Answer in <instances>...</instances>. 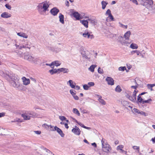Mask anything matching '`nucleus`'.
I'll use <instances>...</instances> for the list:
<instances>
[{"label":"nucleus","mask_w":155,"mask_h":155,"mask_svg":"<svg viewBox=\"0 0 155 155\" xmlns=\"http://www.w3.org/2000/svg\"><path fill=\"white\" fill-rule=\"evenodd\" d=\"M12 85L15 87H16L19 90H22L23 86L22 84H20L18 81H12L11 82Z\"/></svg>","instance_id":"nucleus-5"},{"label":"nucleus","mask_w":155,"mask_h":155,"mask_svg":"<svg viewBox=\"0 0 155 155\" xmlns=\"http://www.w3.org/2000/svg\"><path fill=\"white\" fill-rule=\"evenodd\" d=\"M80 22L85 28H87L88 27V22L87 19L86 20H81Z\"/></svg>","instance_id":"nucleus-20"},{"label":"nucleus","mask_w":155,"mask_h":155,"mask_svg":"<svg viewBox=\"0 0 155 155\" xmlns=\"http://www.w3.org/2000/svg\"><path fill=\"white\" fill-rule=\"evenodd\" d=\"M18 35L22 37L25 38H27L28 37V35L25 33L23 32H18L17 33Z\"/></svg>","instance_id":"nucleus-25"},{"label":"nucleus","mask_w":155,"mask_h":155,"mask_svg":"<svg viewBox=\"0 0 155 155\" xmlns=\"http://www.w3.org/2000/svg\"><path fill=\"white\" fill-rule=\"evenodd\" d=\"M135 53H136L137 55L138 56L140 54L139 51L137 50L133 51L131 52V54L132 55L134 54Z\"/></svg>","instance_id":"nucleus-39"},{"label":"nucleus","mask_w":155,"mask_h":155,"mask_svg":"<svg viewBox=\"0 0 155 155\" xmlns=\"http://www.w3.org/2000/svg\"><path fill=\"white\" fill-rule=\"evenodd\" d=\"M118 24L119 25V26L125 29H127L128 27L127 25H124L121 23L120 22H119Z\"/></svg>","instance_id":"nucleus-37"},{"label":"nucleus","mask_w":155,"mask_h":155,"mask_svg":"<svg viewBox=\"0 0 155 155\" xmlns=\"http://www.w3.org/2000/svg\"><path fill=\"white\" fill-rule=\"evenodd\" d=\"M47 47L49 50L52 51H55L56 52L60 51L61 50V48H54L52 46H48Z\"/></svg>","instance_id":"nucleus-15"},{"label":"nucleus","mask_w":155,"mask_h":155,"mask_svg":"<svg viewBox=\"0 0 155 155\" xmlns=\"http://www.w3.org/2000/svg\"><path fill=\"white\" fill-rule=\"evenodd\" d=\"M138 46L136 44L132 43L130 46V48L133 49H137L138 48Z\"/></svg>","instance_id":"nucleus-32"},{"label":"nucleus","mask_w":155,"mask_h":155,"mask_svg":"<svg viewBox=\"0 0 155 155\" xmlns=\"http://www.w3.org/2000/svg\"><path fill=\"white\" fill-rule=\"evenodd\" d=\"M5 7L6 8L10 10L11 9L12 7L10 5H9L8 4H6L5 5Z\"/></svg>","instance_id":"nucleus-54"},{"label":"nucleus","mask_w":155,"mask_h":155,"mask_svg":"<svg viewBox=\"0 0 155 155\" xmlns=\"http://www.w3.org/2000/svg\"><path fill=\"white\" fill-rule=\"evenodd\" d=\"M42 127L46 129L47 130H48L49 128V125H48L47 124H45L42 125Z\"/></svg>","instance_id":"nucleus-47"},{"label":"nucleus","mask_w":155,"mask_h":155,"mask_svg":"<svg viewBox=\"0 0 155 155\" xmlns=\"http://www.w3.org/2000/svg\"><path fill=\"white\" fill-rule=\"evenodd\" d=\"M152 101V100L151 98H150L149 99L147 100H144V101L143 103V104H144L145 103H150V102Z\"/></svg>","instance_id":"nucleus-45"},{"label":"nucleus","mask_w":155,"mask_h":155,"mask_svg":"<svg viewBox=\"0 0 155 155\" xmlns=\"http://www.w3.org/2000/svg\"><path fill=\"white\" fill-rule=\"evenodd\" d=\"M126 70V67H120L119 68V70L122 71H124Z\"/></svg>","instance_id":"nucleus-50"},{"label":"nucleus","mask_w":155,"mask_h":155,"mask_svg":"<svg viewBox=\"0 0 155 155\" xmlns=\"http://www.w3.org/2000/svg\"><path fill=\"white\" fill-rule=\"evenodd\" d=\"M73 97L74 98L75 100H78L79 99V97L78 96H77L76 94L73 96Z\"/></svg>","instance_id":"nucleus-62"},{"label":"nucleus","mask_w":155,"mask_h":155,"mask_svg":"<svg viewBox=\"0 0 155 155\" xmlns=\"http://www.w3.org/2000/svg\"><path fill=\"white\" fill-rule=\"evenodd\" d=\"M101 142L103 151L107 153L110 152L112 148L107 143V140L104 139L102 138Z\"/></svg>","instance_id":"nucleus-2"},{"label":"nucleus","mask_w":155,"mask_h":155,"mask_svg":"<svg viewBox=\"0 0 155 155\" xmlns=\"http://www.w3.org/2000/svg\"><path fill=\"white\" fill-rule=\"evenodd\" d=\"M24 58L25 60L32 63L33 61L34 57L28 53L25 54Z\"/></svg>","instance_id":"nucleus-6"},{"label":"nucleus","mask_w":155,"mask_h":155,"mask_svg":"<svg viewBox=\"0 0 155 155\" xmlns=\"http://www.w3.org/2000/svg\"><path fill=\"white\" fill-rule=\"evenodd\" d=\"M132 112L135 114H138L139 113V112L140 111V110L136 108H134L132 110Z\"/></svg>","instance_id":"nucleus-40"},{"label":"nucleus","mask_w":155,"mask_h":155,"mask_svg":"<svg viewBox=\"0 0 155 155\" xmlns=\"http://www.w3.org/2000/svg\"><path fill=\"white\" fill-rule=\"evenodd\" d=\"M83 88L85 90H87L88 89L89 86L87 84H84L83 85Z\"/></svg>","instance_id":"nucleus-55"},{"label":"nucleus","mask_w":155,"mask_h":155,"mask_svg":"<svg viewBox=\"0 0 155 155\" xmlns=\"http://www.w3.org/2000/svg\"><path fill=\"white\" fill-rule=\"evenodd\" d=\"M138 114H140V115H143L144 116H146L148 115V114H146L145 112L141 110H140Z\"/></svg>","instance_id":"nucleus-42"},{"label":"nucleus","mask_w":155,"mask_h":155,"mask_svg":"<svg viewBox=\"0 0 155 155\" xmlns=\"http://www.w3.org/2000/svg\"><path fill=\"white\" fill-rule=\"evenodd\" d=\"M97 65L95 64L92 65L89 68H88V70L92 72H94V69L95 67H96Z\"/></svg>","instance_id":"nucleus-29"},{"label":"nucleus","mask_w":155,"mask_h":155,"mask_svg":"<svg viewBox=\"0 0 155 155\" xmlns=\"http://www.w3.org/2000/svg\"><path fill=\"white\" fill-rule=\"evenodd\" d=\"M130 1L136 4V5H138V3L136 0H130Z\"/></svg>","instance_id":"nucleus-61"},{"label":"nucleus","mask_w":155,"mask_h":155,"mask_svg":"<svg viewBox=\"0 0 155 155\" xmlns=\"http://www.w3.org/2000/svg\"><path fill=\"white\" fill-rule=\"evenodd\" d=\"M73 112L74 114H77L78 116H80V114L79 111L76 108H73Z\"/></svg>","instance_id":"nucleus-36"},{"label":"nucleus","mask_w":155,"mask_h":155,"mask_svg":"<svg viewBox=\"0 0 155 155\" xmlns=\"http://www.w3.org/2000/svg\"><path fill=\"white\" fill-rule=\"evenodd\" d=\"M133 148L134 150H137V152L138 153L140 152V147L136 146H134L132 147Z\"/></svg>","instance_id":"nucleus-43"},{"label":"nucleus","mask_w":155,"mask_h":155,"mask_svg":"<svg viewBox=\"0 0 155 155\" xmlns=\"http://www.w3.org/2000/svg\"><path fill=\"white\" fill-rule=\"evenodd\" d=\"M34 132L36 134H40L41 133V132L39 130L35 131Z\"/></svg>","instance_id":"nucleus-63"},{"label":"nucleus","mask_w":155,"mask_h":155,"mask_svg":"<svg viewBox=\"0 0 155 155\" xmlns=\"http://www.w3.org/2000/svg\"><path fill=\"white\" fill-rule=\"evenodd\" d=\"M124 146L122 145H120L118 146L117 148V150H120L121 151L123 150L122 149L124 148Z\"/></svg>","instance_id":"nucleus-41"},{"label":"nucleus","mask_w":155,"mask_h":155,"mask_svg":"<svg viewBox=\"0 0 155 155\" xmlns=\"http://www.w3.org/2000/svg\"><path fill=\"white\" fill-rule=\"evenodd\" d=\"M97 96L98 97V101L99 102L103 105H104L106 104L105 101L103 99H101V97L97 95Z\"/></svg>","instance_id":"nucleus-27"},{"label":"nucleus","mask_w":155,"mask_h":155,"mask_svg":"<svg viewBox=\"0 0 155 155\" xmlns=\"http://www.w3.org/2000/svg\"><path fill=\"white\" fill-rule=\"evenodd\" d=\"M148 3L149 5H153V0H144Z\"/></svg>","instance_id":"nucleus-48"},{"label":"nucleus","mask_w":155,"mask_h":155,"mask_svg":"<svg viewBox=\"0 0 155 155\" xmlns=\"http://www.w3.org/2000/svg\"><path fill=\"white\" fill-rule=\"evenodd\" d=\"M81 111V113L83 114H88L89 113V112L87 110L85 109H80Z\"/></svg>","instance_id":"nucleus-46"},{"label":"nucleus","mask_w":155,"mask_h":155,"mask_svg":"<svg viewBox=\"0 0 155 155\" xmlns=\"http://www.w3.org/2000/svg\"><path fill=\"white\" fill-rule=\"evenodd\" d=\"M149 5V8H148L149 10L150 11H152V12L155 13V8L153 6V5Z\"/></svg>","instance_id":"nucleus-31"},{"label":"nucleus","mask_w":155,"mask_h":155,"mask_svg":"<svg viewBox=\"0 0 155 155\" xmlns=\"http://www.w3.org/2000/svg\"><path fill=\"white\" fill-rule=\"evenodd\" d=\"M88 85H89V87L94 86V83L93 82H90L88 83Z\"/></svg>","instance_id":"nucleus-56"},{"label":"nucleus","mask_w":155,"mask_h":155,"mask_svg":"<svg viewBox=\"0 0 155 155\" xmlns=\"http://www.w3.org/2000/svg\"><path fill=\"white\" fill-rule=\"evenodd\" d=\"M49 72L52 75L57 73L58 72L59 73V70H58V69H56L53 68L52 69L49 70Z\"/></svg>","instance_id":"nucleus-26"},{"label":"nucleus","mask_w":155,"mask_h":155,"mask_svg":"<svg viewBox=\"0 0 155 155\" xmlns=\"http://www.w3.org/2000/svg\"><path fill=\"white\" fill-rule=\"evenodd\" d=\"M107 4L108 3L106 1H103L101 2V5L103 9H104L105 8Z\"/></svg>","instance_id":"nucleus-33"},{"label":"nucleus","mask_w":155,"mask_h":155,"mask_svg":"<svg viewBox=\"0 0 155 155\" xmlns=\"http://www.w3.org/2000/svg\"><path fill=\"white\" fill-rule=\"evenodd\" d=\"M12 81H18L19 80V78L17 76H12Z\"/></svg>","instance_id":"nucleus-34"},{"label":"nucleus","mask_w":155,"mask_h":155,"mask_svg":"<svg viewBox=\"0 0 155 155\" xmlns=\"http://www.w3.org/2000/svg\"><path fill=\"white\" fill-rule=\"evenodd\" d=\"M23 45H20L19 47V48L20 49L22 48H28L29 49H30L31 47L30 46V45H31V44L28 42H25L24 44Z\"/></svg>","instance_id":"nucleus-16"},{"label":"nucleus","mask_w":155,"mask_h":155,"mask_svg":"<svg viewBox=\"0 0 155 155\" xmlns=\"http://www.w3.org/2000/svg\"><path fill=\"white\" fill-rule=\"evenodd\" d=\"M78 124L81 127H83L84 128V127H85V126L84 125V124L81 123V122H79L78 123Z\"/></svg>","instance_id":"nucleus-64"},{"label":"nucleus","mask_w":155,"mask_h":155,"mask_svg":"<svg viewBox=\"0 0 155 155\" xmlns=\"http://www.w3.org/2000/svg\"><path fill=\"white\" fill-rule=\"evenodd\" d=\"M59 12V9L55 7L53 8L50 11L51 14L54 16L56 15Z\"/></svg>","instance_id":"nucleus-13"},{"label":"nucleus","mask_w":155,"mask_h":155,"mask_svg":"<svg viewBox=\"0 0 155 155\" xmlns=\"http://www.w3.org/2000/svg\"><path fill=\"white\" fill-rule=\"evenodd\" d=\"M155 86V84H148L147 85V88L148 89H150L151 91H153L152 87Z\"/></svg>","instance_id":"nucleus-35"},{"label":"nucleus","mask_w":155,"mask_h":155,"mask_svg":"<svg viewBox=\"0 0 155 155\" xmlns=\"http://www.w3.org/2000/svg\"><path fill=\"white\" fill-rule=\"evenodd\" d=\"M111 14V11L109 9H108L105 13V15H106L109 16Z\"/></svg>","instance_id":"nucleus-49"},{"label":"nucleus","mask_w":155,"mask_h":155,"mask_svg":"<svg viewBox=\"0 0 155 155\" xmlns=\"http://www.w3.org/2000/svg\"><path fill=\"white\" fill-rule=\"evenodd\" d=\"M131 34V32L130 31H128L124 34V37L126 40H128L129 39Z\"/></svg>","instance_id":"nucleus-22"},{"label":"nucleus","mask_w":155,"mask_h":155,"mask_svg":"<svg viewBox=\"0 0 155 155\" xmlns=\"http://www.w3.org/2000/svg\"><path fill=\"white\" fill-rule=\"evenodd\" d=\"M82 35L84 37L87 38L92 39L94 38V36L93 35L91 34L88 32H85Z\"/></svg>","instance_id":"nucleus-9"},{"label":"nucleus","mask_w":155,"mask_h":155,"mask_svg":"<svg viewBox=\"0 0 155 155\" xmlns=\"http://www.w3.org/2000/svg\"><path fill=\"white\" fill-rule=\"evenodd\" d=\"M41 60L38 58H35L34 57L33 59V61L32 63H33L35 64H39L41 63Z\"/></svg>","instance_id":"nucleus-21"},{"label":"nucleus","mask_w":155,"mask_h":155,"mask_svg":"<svg viewBox=\"0 0 155 155\" xmlns=\"http://www.w3.org/2000/svg\"><path fill=\"white\" fill-rule=\"evenodd\" d=\"M81 17H83V18L85 19H88L89 18V17L87 15H85V14L84 13H83L81 14Z\"/></svg>","instance_id":"nucleus-44"},{"label":"nucleus","mask_w":155,"mask_h":155,"mask_svg":"<svg viewBox=\"0 0 155 155\" xmlns=\"http://www.w3.org/2000/svg\"><path fill=\"white\" fill-rule=\"evenodd\" d=\"M59 73L60 72H63L64 73H67L69 72V70L68 68H61L58 69Z\"/></svg>","instance_id":"nucleus-23"},{"label":"nucleus","mask_w":155,"mask_h":155,"mask_svg":"<svg viewBox=\"0 0 155 155\" xmlns=\"http://www.w3.org/2000/svg\"><path fill=\"white\" fill-rule=\"evenodd\" d=\"M115 21V19L112 14L108 16V17L106 18V21L107 22H110L112 21Z\"/></svg>","instance_id":"nucleus-18"},{"label":"nucleus","mask_w":155,"mask_h":155,"mask_svg":"<svg viewBox=\"0 0 155 155\" xmlns=\"http://www.w3.org/2000/svg\"><path fill=\"white\" fill-rule=\"evenodd\" d=\"M42 152L44 155H54L51 151L46 148H44Z\"/></svg>","instance_id":"nucleus-14"},{"label":"nucleus","mask_w":155,"mask_h":155,"mask_svg":"<svg viewBox=\"0 0 155 155\" xmlns=\"http://www.w3.org/2000/svg\"><path fill=\"white\" fill-rule=\"evenodd\" d=\"M5 115V113L2 112L0 113V118L3 117Z\"/></svg>","instance_id":"nucleus-59"},{"label":"nucleus","mask_w":155,"mask_h":155,"mask_svg":"<svg viewBox=\"0 0 155 155\" xmlns=\"http://www.w3.org/2000/svg\"><path fill=\"white\" fill-rule=\"evenodd\" d=\"M144 101V100H143V98H142L140 95H138V96L137 100V103H140L143 104V102Z\"/></svg>","instance_id":"nucleus-30"},{"label":"nucleus","mask_w":155,"mask_h":155,"mask_svg":"<svg viewBox=\"0 0 155 155\" xmlns=\"http://www.w3.org/2000/svg\"><path fill=\"white\" fill-rule=\"evenodd\" d=\"M61 64V62L58 61H55L52 62V64H53V65H54L57 67L60 66Z\"/></svg>","instance_id":"nucleus-28"},{"label":"nucleus","mask_w":155,"mask_h":155,"mask_svg":"<svg viewBox=\"0 0 155 155\" xmlns=\"http://www.w3.org/2000/svg\"><path fill=\"white\" fill-rule=\"evenodd\" d=\"M106 80L108 85H114V81L112 78L109 77H107Z\"/></svg>","instance_id":"nucleus-12"},{"label":"nucleus","mask_w":155,"mask_h":155,"mask_svg":"<svg viewBox=\"0 0 155 155\" xmlns=\"http://www.w3.org/2000/svg\"><path fill=\"white\" fill-rule=\"evenodd\" d=\"M72 132L76 135H79L81 131L78 127L77 126H75V127L72 129Z\"/></svg>","instance_id":"nucleus-8"},{"label":"nucleus","mask_w":155,"mask_h":155,"mask_svg":"<svg viewBox=\"0 0 155 155\" xmlns=\"http://www.w3.org/2000/svg\"><path fill=\"white\" fill-rule=\"evenodd\" d=\"M123 38L121 36H120L118 37V39L120 41V42L121 43H123L124 42H122L121 41V40L123 39Z\"/></svg>","instance_id":"nucleus-60"},{"label":"nucleus","mask_w":155,"mask_h":155,"mask_svg":"<svg viewBox=\"0 0 155 155\" xmlns=\"http://www.w3.org/2000/svg\"><path fill=\"white\" fill-rule=\"evenodd\" d=\"M81 54L83 57L87 59L88 58L87 57V56L86 55H85V54L84 52H82Z\"/></svg>","instance_id":"nucleus-52"},{"label":"nucleus","mask_w":155,"mask_h":155,"mask_svg":"<svg viewBox=\"0 0 155 155\" xmlns=\"http://www.w3.org/2000/svg\"><path fill=\"white\" fill-rule=\"evenodd\" d=\"M59 119L62 121L65 120L66 119V117L63 116H61L59 117Z\"/></svg>","instance_id":"nucleus-58"},{"label":"nucleus","mask_w":155,"mask_h":155,"mask_svg":"<svg viewBox=\"0 0 155 155\" xmlns=\"http://www.w3.org/2000/svg\"><path fill=\"white\" fill-rule=\"evenodd\" d=\"M36 114L32 111H25L21 114L22 117L24 120H28L30 119L31 117L34 118L35 117Z\"/></svg>","instance_id":"nucleus-3"},{"label":"nucleus","mask_w":155,"mask_h":155,"mask_svg":"<svg viewBox=\"0 0 155 155\" xmlns=\"http://www.w3.org/2000/svg\"><path fill=\"white\" fill-rule=\"evenodd\" d=\"M67 84H68L72 88H74L76 84L75 83L71 80H69L67 82Z\"/></svg>","instance_id":"nucleus-19"},{"label":"nucleus","mask_w":155,"mask_h":155,"mask_svg":"<svg viewBox=\"0 0 155 155\" xmlns=\"http://www.w3.org/2000/svg\"><path fill=\"white\" fill-rule=\"evenodd\" d=\"M70 93L72 94L73 96L76 94V93L74 92V91L73 89L70 90Z\"/></svg>","instance_id":"nucleus-57"},{"label":"nucleus","mask_w":155,"mask_h":155,"mask_svg":"<svg viewBox=\"0 0 155 155\" xmlns=\"http://www.w3.org/2000/svg\"><path fill=\"white\" fill-rule=\"evenodd\" d=\"M138 92V90H135L133 92L132 96H130L129 94H127L126 97L131 101L135 102L136 101V94Z\"/></svg>","instance_id":"nucleus-4"},{"label":"nucleus","mask_w":155,"mask_h":155,"mask_svg":"<svg viewBox=\"0 0 155 155\" xmlns=\"http://www.w3.org/2000/svg\"><path fill=\"white\" fill-rule=\"evenodd\" d=\"M59 21L62 24H64V16L61 13H60L59 14Z\"/></svg>","instance_id":"nucleus-24"},{"label":"nucleus","mask_w":155,"mask_h":155,"mask_svg":"<svg viewBox=\"0 0 155 155\" xmlns=\"http://www.w3.org/2000/svg\"><path fill=\"white\" fill-rule=\"evenodd\" d=\"M50 130L51 131H57L60 134L62 137H63L64 136V134L63 133L62 130L59 128L57 127V126L54 127V129H51Z\"/></svg>","instance_id":"nucleus-7"},{"label":"nucleus","mask_w":155,"mask_h":155,"mask_svg":"<svg viewBox=\"0 0 155 155\" xmlns=\"http://www.w3.org/2000/svg\"><path fill=\"white\" fill-rule=\"evenodd\" d=\"M98 72L99 73L101 74L103 73V71L102 69H101L100 68H99L98 69Z\"/></svg>","instance_id":"nucleus-53"},{"label":"nucleus","mask_w":155,"mask_h":155,"mask_svg":"<svg viewBox=\"0 0 155 155\" xmlns=\"http://www.w3.org/2000/svg\"><path fill=\"white\" fill-rule=\"evenodd\" d=\"M49 5V2L46 1L39 4L37 8L39 11L42 10L43 12H45L47 11H48V8Z\"/></svg>","instance_id":"nucleus-1"},{"label":"nucleus","mask_w":155,"mask_h":155,"mask_svg":"<svg viewBox=\"0 0 155 155\" xmlns=\"http://www.w3.org/2000/svg\"><path fill=\"white\" fill-rule=\"evenodd\" d=\"M88 21H89L92 24H94L95 22V19H92L90 18L87 19Z\"/></svg>","instance_id":"nucleus-51"},{"label":"nucleus","mask_w":155,"mask_h":155,"mask_svg":"<svg viewBox=\"0 0 155 155\" xmlns=\"http://www.w3.org/2000/svg\"><path fill=\"white\" fill-rule=\"evenodd\" d=\"M115 91L117 92H120L122 91V89L120 86L119 85H118L116 87Z\"/></svg>","instance_id":"nucleus-38"},{"label":"nucleus","mask_w":155,"mask_h":155,"mask_svg":"<svg viewBox=\"0 0 155 155\" xmlns=\"http://www.w3.org/2000/svg\"><path fill=\"white\" fill-rule=\"evenodd\" d=\"M72 15L76 18V20H79L82 19L83 17H81V15L77 12H74L72 13Z\"/></svg>","instance_id":"nucleus-11"},{"label":"nucleus","mask_w":155,"mask_h":155,"mask_svg":"<svg viewBox=\"0 0 155 155\" xmlns=\"http://www.w3.org/2000/svg\"><path fill=\"white\" fill-rule=\"evenodd\" d=\"M11 16V14L7 12H3L1 15V17L4 18H8Z\"/></svg>","instance_id":"nucleus-10"},{"label":"nucleus","mask_w":155,"mask_h":155,"mask_svg":"<svg viewBox=\"0 0 155 155\" xmlns=\"http://www.w3.org/2000/svg\"><path fill=\"white\" fill-rule=\"evenodd\" d=\"M23 84L24 85H27L30 83V80L28 78H27L25 77H24L22 78Z\"/></svg>","instance_id":"nucleus-17"}]
</instances>
